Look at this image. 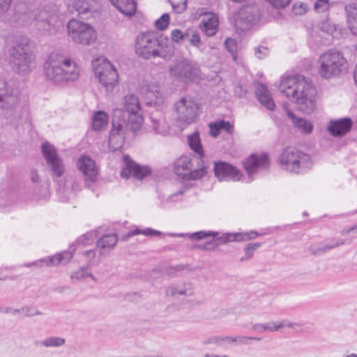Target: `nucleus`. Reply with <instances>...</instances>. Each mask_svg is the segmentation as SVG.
<instances>
[{"mask_svg":"<svg viewBox=\"0 0 357 357\" xmlns=\"http://www.w3.org/2000/svg\"><path fill=\"white\" fill-rule=\"evenodd\" d=\"M93 71L96 77L106 91H112L117 84L119 80L117 70L107 59H104L96 66H94Z\"/></svg>","mask_w":357,"mask_h":357,"instance_id":"9d476101","label":"nucleus"},{"mask_svg":"<svg viewBox=\"0 0 357 357\" xmlns=\"http://www.w3.org/2000/svg\"><path fill=\"white\" fill-rule=\"evenodd\" d=\"M188 33L186 31H182L178 29H174L171 33L172 40L175 43H181L187 39Z\"/></svg>","mask_w":357,"mask_h":357,"instance_id":"8fccbe9b","label":"nucleus"},{"mask_svg":"<svg viewBox=\"0 0 357 357\" xmlns=\"http://www.w3.org/2000/svg\"><path fill=\"white\" fill-rule=\"evenodd\" d=\"M259 17V12L257 6H244L234 14V24L236 29L245 31L257 21Z\"/></svg>","mask_w":357,"mask_h":357,"instance_id":"2eb2a0df","label":"nucleus"},{"mask_svg":"<svg viewBox=\"0 0 357 357\" xmlns=\"http://www.w3.org/2000/svg\"><path fill=\"white\" fill-rule=\"evenodd\" d=\"M118 241V237L115 234H105L97 241V248L100 250L112 249Z\"/></svg>","mask_w":357,"mask_h":357,"instance_id":"f704fd0d","label":"nucleus"},{"mask_svg":"<svg viewBox=\"0 0 357 357\" xmlns=\"http://www.w3.org/2000/svg\"><path fill=\"white\" fill-rule=\"evenodd\" d=\"M345 11L350 29L353 31L355 29V24L357 23V4L354 3L347 5Z\"/></svg>","mask_w":357,"mask_h":357,"instance_id":"4c0bfd02","label":"nucleus"},{"mask_svg":"<svg viewBox=\"0 0 357 357\" xmlns=\"http://www.w3.org/2000/svg\"><path fill=\"white\" fill-rule=\"evenodd\" d=\"M12 0H0V12H4L8 9Z\"/></svg>","mask_w":357,"mask_h":357,"instance_id":"e2e57ef3","label":"nucleus"},{"mask_svg":"<svg viewBox=\"0 0 357 357\" xmlns=\"http://www.w3.org/2000/svg\"><path fill=\"white\" fill-rule=\"evenodd\" d=\"M0 312L17 315L20 314V309H15L11 307H3L0 308Z\"/></svg>","mask_w":357,"mask_h":357,"instance_id":"680f3d73","label":"nucleus"},{"mask_svg":"<svg viewBox=\"0 0 357 357\" xmlns=\"http://www.w3.org/2000/svg\"><path fill=\"white\" fill-rule=\"evenodd\" d=\"M169 15L168 13H164L160 18L155 20V28L160 31L166 29L169 24Z\"/></svg>","mask_w":357,"mask_h":357,"instance_id":"49530a36","label":"nucleus"},{"mask_svg":"<svg viewBox=\"0 0 357 357\" xmlns=\"http://www.w3.org/2000/svg\"><path fill=\"white\" fill-rule=\"evenodd\" d=\"M215 176L220 181L232 180L240 181L241 173L235 166L223 161H218L214 163L213 167Z\"/></svg>","mask_w":357,"mask_h":357,"instance_id":"aec40b11","label":"nucleus"},{"mask_svg":"<svg viewBox=\"0 0 357 357\" xmlns=\"http://www.w3.org/2000/svg\"><path fill=\"white\" fill-rule=\"evenodd\" d=\"M261 246V243H248L244 248L246 259L251 258L254 252Z\"/></svg>","mask_w":357,"mask_h":357,"instance_id":"603ef678","label":"nucleus"},{"mask_svg":"<svg viewBox=\"0 0 357 357\" xmlns=\"http://www.w3.org/2000/svg\"><path fill=\"white\" fill-rule=\"evenodd\" d=\"M68 36L76 43L89 45L96 40V31L89 24L73 19L67 24Z\"/></svg>","mask_w":357,"mask_h":357,"instance_id":"1a4fd4ad","label":"nucleus"},{"mask_svg":"<svg viewBox=\"0 0 357 357\" xmlns=\"http://www.w3.org/2000/svg\"><path fill=\"white\" fill-rule=\"evenodd\" d=\"M44 72L48 79L55 84L75 82L79 76L80 70L71 58L61 55H51L45 63Z\"/></svg>","mask_w":357,"mask_h":357,"instance_id":"7ed1b4c3","label":"nucleus"},{"mask_svg":"<svg viewBox=\"0 0 357 357\" xmlns=\"http://www.w3.org/2000/svg\"><path fill=\"white\" fill-rule=\"evenodd\" d=\"M20 19L24 25L34 22L35 26L39 31L47 32L50 35L55 34L63 26V22L57 14L49 10L47 8L29 10L22 13Z\"/></svg>","mask_w":357,"mask_h":357,"instance_id":"20e7f679","label":"nucleus"},{"mask_svg":"<svg viewBox=\"0 0 357 357\" xmlns=\"http://www.w3.org/2000/svg\"><path fill=\"white\" fill-rule=\"evenodd\" d=\"M210 134L213 137L219 135L221 131H225L227 134L231 135L234 132V124L224 119L211 123L209 124Z\"/></svg>","mask_w":357,"mask_h":357,"instance_id":"7c9ffc66","label":"nucleus"},{"mask_svg":"<svg viewBox=\"0 0 357 357\" xmlns=\"http://www.w3.org/2000/svg\"><path fill=\"white\" fill-rule=\"evenodd\" d=\"M197 158L192 155H184L176 159L174 162V172L183 178L188 172L194 167V162Z\"/></svg>","mask_w":357,"mask_h":357,"instance_id":"393cba45","label":"nucleus"},{"mask_svg":"<svg viewBox=\"0 0 357 357\" xmlns=\"http://www.w3.org/2000/svg\"><path fill=\"white\" fill-rule=\"evenodd\" d=\"M82 255H83V256L86 257L89 259V261H88L89 265L92 266L94 264L93 261L96 256V252L94 250L83 251Z\"/></svg>","mask_w":357,"mask_h":357,"instance_id":"bf43d9fd","label":"nucleus"},{"mask_svg":"<svg viewBox=\"0 0 357 357\" xmlns=\"http://www.w3.org/2000/svg\"><path fill=\"white\" fill-rule=\"evenodd\" d=\"M218 26V16L214 13H210L202 18L199 28L206 36L211 37L217 33Z\"/></svg>","mask_w":357,"mask_h":357,"instance_id":"a878e982","label":"nucleus"},{"mask_svg":"<svg viewBox=\"0 0 357 357\" xmlns=\"http://www.w3.org/2000/svg\"><path fill=\"white\" fill-rule=\"evenodd\" d=\"M269 165L268 155L265 153H252L243 162V167L251 179H252V175L257 172L268 169Z\"/></svg>","mask_w":357,"mask_h":357,"instance_id":"6ab92c4d","label":"nucleus"},{"mask_svg":"<svg viewBox=\"0 0 357 357\" xmlns=\"http://www.w3.org/2000/svg\"><path fill=\"white\" fill-rule=\"evenodd\" d=\"M294 10L296 15L297 14L301 15L303 13V10H305V9L303 8L302 4H301L299 6V8L297 7V4H295L294 6Z\"/></svg>","mask_w":357,"mask_h":357,"instance_id":"774afa93","label":"nucleus"},{"mask_svg":"<svg viewBox=\"0 0 357 357\" xmlns=\"http://www.w3.org/2000/svg\"><path fill=\"white\" fill-rule=\"evenodd\" d=\"M318 73L324 79L339 77L347 69V61L342 53L329 50L320 55L318 60Z\"/></svg>","mask_w":357,"mask_h":357,"instance_id":"0eeeda50","label":"nucleus"},{"mask_svg":"<svg viewBox=\"0 0 357 357\" xmlns=\"http://www.w3.org/2000/svg\"><path fill=\"white\" fill-rule=\"evenodd\" d=\"M13 70L19 75H26L31 71V55L29 48V40L17 36L12 41L8 50Z\"/></svg>","mask_w":357,"mask_h":357,"instance_id":"39448f33","label":"nucleus"},{"mask_svg":"<svg viewBox=\"0 0 357 357\" xmlns=\"http://www.w3.org/2000/svg\"><path fill=\"white\" fill-rule=\"evenodd\" d=\"M138 234H144L145 236H158L160 234V232L151 228H146L145 229L136 228L130 231L126 236L128 238H129Z\"/></svg>","mask_w":357,"mask_h":357,"instance_id":"37998d69","label":"nucleus"},{"mask_svg":"<svg viewBox=\"0 0 357 357\" xmlns=\"http://www.w3.org/2000/svg\"><path fill=\"white\" fill-rule=\"evenodd\" d=\"M280 90L304 114H310L315 109L316 89L304 76L294 75L282 77Z\"/></svg>","mask_w":357,"mask_h":357,"instance_id":"f257e3e1","label":"nucleus"},{"mask_svg":"<svg viewBox=\"0 0 357 357\" xmlns=\"http://www.w3.org/2000/svg\"><path fill=\"white\" fill-rule=\"evenodd\" d=\"M20 314L24 317H33L38 314H42V312L35 306L26 305L20 308Z\"/></svg>","mask_w":357,"mask_h":357,"instance_id":"de8ad7c7","label":"nucleus"},{"mask_svg":"<svg viewBox=\"0 0 357 357\" xmlns=\"http://www.w3.org/2000/svg\"><path fill=\"white\" fill-rule=\"evenodd\" d=\"M249 338L248 336H236V344L241 345L248 344Z\"/></svg>","mask_w":357,"mask_h":357,"instance_id":"0e129e2a","label":"nucleus"},{"mask_svg":"<svg viewBox=\"0 0 357 357\" xmlns=\"http://www.w3.org/2000/svg\"><path fill=\"white\" fill-rule=\"evenodd\" d=\"M188 142L190 149L197 155L196 158H199V161L202 162V159L204 158V151L201 143L199 132L196 131L188 135Z\"/></svg>","mask_w":357,"mask_h":357,"instance_id":"473e14b6","label":"nucleus"},{"mask_svg":"<svg viewBox=\"0 0 357 357\" xmlns=\"http://www.w3.org/2000/svg\"><path fill=\"white\" fill-rule=\"evenodd\" d=\"M72 257L73 251L67 250L58 253L54 256L40 259L31 264H28L26 266L29 267L31 266H40L42 267L44 265L57 266L59 264H66L72 259Z\"/></svg>","mask_w":357,"mask_h":357,"instance_id":"b1692460","label":"nucleus"},{"mask_svg":"<svg viewBox=\"0 0 357 357\" xmlns=\"http://www.w3.org/2000/svg\"><path fill=\"white\" fill-rule=\"evenodd\" d=\"M31 180L33 183H37L39 181V175L37 170H32L31 173Z\"/></svg>","mask_w":357,"mask_h":357,"instance_id":"69168bd1","label":"nucleus"},{"mask_svg":"<svg viewBox=\"0 0 357 357\" xmlns=\"http://www.w3.org/2000/svg\"><path fill=\"white\" fill-rule=\"evenodd\" d=\"M169 75L174 79L184 83H190L199 78L200 69L198 65L190 60H178L169 68Z\"/></svg>","mask_w":357,"mask_h":357,"instance_id":"6e6552de","label":"nucleus"},{"mask_svg":"<svg viewBox=\"0 0 357 357\" xmlns=\"http://www.w3.org/2000/svg\"><path fill=\"white\" fill-rule=\"evenodd\" d=\"M76 165L77 169L84 176L86 185L90 187L91 184L96 181L98 175V169L95 161L89 156H82L77 160Z\"/></svg>","mask_w":357,"mask_h":357,"instance_id":"412c9836","label":"nucleus"},{"mask_svg":"<svg viewBox=\"0 0 357 357\" xmlns=\"http://www.w3.org/2000/svg\"><path fill=\"white\" fill-rule=\"evenodd\" d=\"M344 241L342 239H331L328 243L323 247L317 248H312L311 251L314 255L326 252L332 249H334L340 245H344Z\"/></svg>","mask_w":357,"mask_h":357,"instance_id":"58836bf2","label":"nucleus"},{"mask_svg":"<svg viewBox=\"0 0 357 357\" xmlns=\"http://www.w3.org/2000/svg\"><path fill=\"white\" fill-rule=\"evenodd\" d=\"M41 151L52 176L56 178H61L65 172V166L56 148L49 142H45L42 144Z\"/></svg>","mask_w":357,"mask_h":357,"instance_id":"ddd939ff","label":"nucleus"},{"mask_svg":"<svg viewBox=\"0 0 357 357\" xmlns=\"http://www.w3.org/2000/svg\"><path fill=\"white\" fill-rule=\"evenodd\" d=\"M20 91L15 82L0 78V108L12 109L19 101Z\"/></svg>","mask_w":357,"mask_h":357,"instance_id":"f8f14e48","label":"nucleus"},{"mask_svg":"<svg viewBox=\"0 0 357 357\" xmlns=\"http://www.w3.org/2000/svg\"><path fill=\"white\" fill-rule=\"evenodd\" d=\"M196 162L197 163L198 168L195 169L194 170L190 169L184 178L188 180H197L205 176L207 170L206 167L204 165V161L202 160V162L199 161V158H197Z\"/></svg>","mask_w":357,"mask_h":357,"instance_id":"c9c22d12","label":"nucleus"},{"mask_svg":"<svg viewBox=\"0 0 357 357\" xmlns=\"http://www.w3.org/2000/svg\"><path fill=\"white\" fill-rule=\"evenodd\" d=\"M88 277H90L93 280H95L93 275L91 273H89L87 268H81L77 271L73 273L71 275L72 279H75L77 280H85Z\"/></svg>","mask_w":357,"mask_h":357,"instance_id":"09e8293b","label":"nucleus"},{"mask_svg":"<svg viewBox=\"0 0 357 357\" xmlns=\"http://www.w3.org/2000/svg\"><path fill=\"white\" fill-rule=\"evenodd\" d=\"M268 53L269 50L266 47L259 46L255 48V55L260 59L265 58L268 54Z\"/></svg>","mask_w":357,"mask_h":357,"instance_id":"13d9d810","label":"nucleus"},{"mask_svg":"<svg viewBox=\"0 0 357 357\" xmlns=\"http://www.w3.org/2000/svg\"><path fill=\"white\" fill-rule=\"evenodd\" d=\"M94 0H74L68 5V11L72 14H77L82 17L89 14Z\"/></svg>","mask_w":357,"mask_h":357,"instance_id":"cd10ccee","label":"nucleus"},{"mask_svg":"<svg viewBox=\"0 0 357 357\" xmlns=\"http://www.w3.org/2000/svg\"><path fill=\"white\" fill-rule=\"evenodd\" d=\"M97 238V231H91L83 236H80L77 239V243L84 246L88 245L93 242V241Z\"/></svg>","mask_w":357,"mask_h":357,"instance_id":"c03bdc74","label":"nucleus"},{"mask_svg":"<svg viewBox=\"0 0 357 357\" xmlns=\"http://www.w3.org/2000/svg\"><path fill=\"white\" fill-rule=\"evenodd\" d=\"M66 343V340L60 337H50L43 340H37L35 345L37 347L43 346L45 347H59Z\"/></svg>","mask_w":357,"mask_h":357,"instance_id":"e433bc0d","label":"nucleus"},{"mask_svg":"<svg viewBox=\"0 0 357 357\" xmlns=\"http://www.w3.org/2000/svg\"><path fill=\"white\" fill-rule=\"evenodd\" d=\"M128 123L125 119H118L115 115L112 119V128L109 136V146L112 151L120 150L125 142Z\"/></svg>","mask_w":357,"mask_h":357,"instance_id":"dca6fc26","label":"nucleus"},{"mask_svg":"<svg viewBox=\"0 0 357 357\" xmlns=\"http://www.w3.org/2000/svg\"><path fill=\"white\" fill-rule=\"evenodd\" d=\"M297 325H298V324L296 323L291 322L287 319L282 320L280 323L276 322L277 331L282 327H286V326L294 328V326H297Z\"/></svg>","mask_w":357,"mask_h":357,"instance_id":"052dcab7","label":"nucleus"},{"mask_svg":"<svg viewBox=\"0 0 357 357\" xmlns=\"http://www.w3.org/2000/svg\"><path fill=\"white\" fill-rule=\"evenodd\" d=\"M218 233L216 231H199L192 234H173L174 236H188L189 238L191 240H201L203 238H206L207 237L213 236L217 237Z\"/></svg>","mask_w":357,"mask_h":357,"instance_id":"ea45409f","label":"nucleus"},{"mask_svg":"<svg viewBox=\"0 0 357 357\" xmlns=\"http://www.w3.org/2000/svg\"><path fill=\"white\" fill-rule=\"evenodd\" d=\"M353 126V121L349 117L337 120H331L327 126V130L335 137H341L347 135Z\"/></svg>","mask_w":357,"mask_h":357,"instance_id":"5701e85b","label":"nucleus"},{"mask_svg":"<svg viewBox=\"0 0 357 357\" xmlns=\"http://www.w3.org/2000/svg\"><path fill=\"white\" fill-rule=\"evenodd\" d=\"M261 234L256 231H250L248 232H238V233H227L224 234L220 237H217L216 239L207 241L204 243L201 248L206 250H212L218 244L226 243L227 242H240L247 241L249 240L254 239Z\"/></svg>","mask_w":357,"mask_h":357,"instance_id":"f3484780","label":"nucleus"},{"mask_svg":"<svg viewBox=\"0 0 357 357\" xmlns=\"http://www.w3.org/2000/svg\"><path fill=\"white\" fill-rule=\"evenodd\" d=\"M281 167L294 174H305L312 167V161L309 154L297 149L287 147L278 156Z\"/></svg>","mask_w":357,"mask_h":357,"instance_id":"423d86ee","label":"nucleus"},{"mask_svg":"<svg viewBox=\"0 0 357 357\" xmlns=\"http://www.w3.org/2000/svg\"><path fill=\"white\" fill-rule=\"evenodd\" d=\"M165 294L167 296H190L193 294V286L189 282L174 284L166 289Z\"/></svg>","mask_w":357,"mask_h":357,"instance_id":"bb28decb","label":"nucleus"},{"mask_svg":"<svg viewBox=\"0 0 357 357\" xmlns=\"http://www.w3.org/2000/svg\"><path fill=\"white\" fill-rule=\"evenodd\" d=\"M135 52L141 58L169 59L173 54L169 39L156 31L139 33L135 39Z\"/></svg>","mask_w":357,"mask_h":357,"instance_id":"f03ea898","label":"nucleus"},{"mask_svg":"<svg viewBox=\"0 0 357 357\" xmlns=\"http://www.w3.org/2000/svg\"><path fill=\"white\" fill-rule=\"evenodd\" d=\"M269 2L273 6L277 8H285L289 3L291 0H266Z\"/></svg>","mask_w":357,"mask_h":357,"instance_id":"4d7b16f0","label":"nucleus"},{"mask_svg":"<svg viewBox=\"0 0 357 357\" xmlns=\"http://www.w3.org/2000/svg\"><path fill=\"white\" fill-rule=\"evenodd\" d=\"M223 342V339L222 338V336H213L209 338H207L204 340L202 342V344L206 345V344H215L217 346H222Z\"/></svg>","mask_w":357,"mask_h":357,"instance_id":"5fc2aeb1","label":"nucleus"},{"mask_svg":"<svg viewBox=\"0 0 357 357\" xmlns=\"http://www.w3.org/2000/svg\"><path fill=\"white\" fill-rule=\"evenodd\" d=\"M151 121V126L156 133H162L165 132L164 126L161 125V121L153 116L150 117Z\"/></svg>","mask_w":357,"mask_h":357,"instance_id":"864d4df0","label":"nucleus"},{"mask_svg":"<svg viewBox=\"0 0 357 357\" xmlns=\"http://www.w3.org/2000/svg\"><path fill=\"white\" fill-rule=\"evenodd\" d=\"M119 12L126 16H132L136 12L137 4L135 0H109Z\"/></svg>","mask_w":357,"mask_h":357,"instance_id":"2f4dec72","label":"nucleus"},{"mask_svg":"<svg viewBox=\"0 0 357 357\" xmlns=\"http://www.w3.org/2000/svg\"><path fill=\"white\" fill-rule=\"evenodd\" d=\"M123 162L125 165L121 171V176L123 178H128L132 176L135 179L142 180L151 172L149 166L139 165L128 155L123 156Z\"/></svg>","mask_w":357,"mask_h":357,"instance_id":"a211bd4d","label":"nucleus"},{"mask_svg":"<svg viewBox=\"0 0 357 357\" xmlns=\"http://www.w3.org/2000/svg\"><path fill=\"white\" fill-rule=\"evenodd\" d=\"M177 121L189 125L193 123L198 116L199 105L190 97H183L174 104Z\"/></svg>","mask_w":357,"mask_h":357,"instance_id":"9b49d317","label":"nucleus"},{"mask_svg":"<svg viewBox=\"0 0 357 357\" xmlns=\"http://www.w3.org/2000/svg\"><path fill=\"white\" fill-rule=\"evenodd\" d=\"M188 37L186 40H188L190 44L197 47L201 52H204V49L202 48V43L200 40V36L197 31L194 30H188L187 31Z\"/></svg>","mask_w":357,"mask_h":357,"instance_id":"a19ab883","label":"nucleus"},{"mask_svg":"<svg viewBox=\"0 0 357 357\" xmlns=\"http://www.w3.org/2000/svg\"><path fill=\"white\" fill-rule=\"evenodd\" d=\"M252 330L259 333L277 331L276 322L270 321L264 324H255L252 326Z\"/></svg>","mask_w":357,"mask_h":357,"instance_id":"79ce46f5","label":"nucleus"},{"mask_svg":"<svg viewBox=\"0 0 357 357\" xmlns=\"http://www.w3.org/2000/svg\"><path fill=\"white\" fill-rule=\"evenodd\" d=\"M125 111L128 113V123H131V129L137 130L143 122L142 107L137 96L130 93L125 96L123 99Z\"/></svg>","mask_w":357,"mask_h":357,"instance_id":"4468645a","label":"nucleus"},{"mask_svg":"<svg viewBox=\"0 0 357 357\" xmlns=\"http://www.w3.org/2000/svg\"><path fill=\"white\" fill-rule=\"evenodd\" d=\"M256 96L259 102L268 110H273L275 105L272 96L265 84H259L256 89Z\"/></svg>","mask_w":357,"mask_h":357,"instance_id":"c85d7f7f","label":"nucleus"},{"mask_svg":"<svg viewBox=\"0 0 357 357\" xmlns=\"http://www.w3.org/2000/svg\"><path fill=\"white\" fill-rule=\"evenodd\" d=\"M187 0H169L173 10L176 13H181L187 8Z\"/></svg>","mask_w":357,"mask_h":357,"instance_id":"a18cd8bd","label":"nucleus"},{"mask_svg":"<svg viewBox=\"0 0 357 357\" xmlns=\"http://www.w3.org/2000/svg\"><path fill=\"white\" fill-rule=\"evenodd\" d=\"M142 93L149 99L146 105L150 107H159L164 103L162 93L160 90L158 83L156 82L146 84L142 86Z\"/></svg>","mask_w":357,"mask_h":357,"instance_id":"4be33fe9","label":"nucleus"},{"mask_svg":"<svg viewBox=\"0 0 357 357\" xmlns=\"http://www.w3.org/2000/svg\"><path fill=\"white\" fill-rule=\"evenodd\" d=\"M287 116L291 120L295 128L304 134H310L313 130V125L307 120L296 117L288 108L285 107Z\"/></svg>","mask_w":357,"mask_h":357,"instance_id":"c756f323","label":"nucleus"},{"mask_svg":"<svg viewBox=\"0 0 357 357\" xmlns=\"http://www.w3.org/2000/svg\"><path fill=\"white\" fill-rule=\"evenodd\" d=\"M109 123L108 114L102 110L94 113L92 118V128L93 130L99 131L107 127Z\"/></svg>","mask_w":357,"mask_h":357,"instance_id":"72a5a7b5","label":"nucleus"},{"mask_svg":"<svg viewBox=\"0 0 357 357\" xmlns=\"http://www.w3.org/2000/svg\"><path fill=\"white\" fill-rule=\"evenodd\" d=\"M223 342H227L229 343H236V337L231 336H222Z\"/></svg>","mask_w":357,"mask_h":357,"instance_id":"338daca9","label":"nucleus"},{"mask_svg":"<svg viewBox=\"0 0 357 357\" xmlns=\"http://www.w3.org/2000/svg\"><path fill=\"white\" fill-rule=\"evenodd\" d=\"M333 4V3H330L328 0H317L314 8L317 12H325L329 10Z\"/></svg>","mask_w":357,"mask_h":357,"instance_id":"3c124183","label":"nucleus"},{"mask_svg":"<svg viewBox=\"0 0 357 357\" xmlns=\"http://www.w3.org/2000/svg\"><path fill=\"white\" fill-rule=\"evenodd\" d=\"M225 46L231 54L234 55L236 53V45L234 39L227 38L225 42Z\"/></svg>","mask_w":357,"mask_h":357,"instance_id":"6e6d98bb","label":"nucleus"}]
</instances>
